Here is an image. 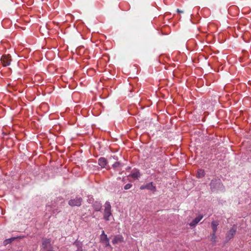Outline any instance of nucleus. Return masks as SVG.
I'll list each match as a JSON object with an SVG mask.
<instances>
[{"mask_svg":"<svg viewBox=\"0 0 251 251\" xmlns=\"http://www.w3.org/2000/svg\"><path fill=\"white\" fill-rule=\"evenodd\" d=\"M111 206L110 203L108 201H106L104 204V219L108 221L109 220V217L112 215L111 213Z\"/></svg>","mask_w":251,"mask_h":251,"instance_id":"1","label":"nucleus"},{"mask_svg":"<svg viewBox=\"0 0 251 251\" xmlns=\"http://www.w3.org/2000/svg\"><path fill=\"white\" fill-rule=\"evenodd\" d=\"M82 202V199L80 197H76L74 199L70 200L68 204L71 206H80L81 205Z\"/></svg>","mask_w":251,"mask_h":251,"instance_id":"2","label":"nucleus"},{"mask_svg":"<svg viewBox=\"0 0 251 251\" xmlns=\"http://www.w3.org/2000/svg\"><path fill=\"white\" fill-rule=\"evenodd\" d=\"M237 230V227L236 225H234L230 229V230L227 231L226 236V241H229L231 239H232L234 236L235 235Z\"/></svg>","mask_w":251,"mask_h":251,"instance_id":"3","label":"nucleus"},{"mask_svg":"<svg viewBox=\"0 0 251 251\" xmlns=\"http://www.w3.org/2000/svg\"><path fill=\"white\" fill-rule=\"evenodd\" d=\"M221 185H222V184L221 183L220 179H212L211 181V182L210 183V189L213 191H214L217 190V189H218L219 188H220V187Z\"/></svg>","mask_w":251,"mask_h":251,"instance_id":"4","label":"nucleus"},{"mask_svg":"<svg viewBox=\"0 0 251 251\" xmlns=\"http://www.w3.org/2000/svg\"><path fill=\"white\" fill-rule=\"evenodd\" d=\"M1 62L4 66H7L10 64L11 56L9 55H3L0 59Z\"/></svg>","mask_w":251,"mask_h":251,"instance_id":"5","label":"nucleus"},{"mask_svg":"<svg viewBox=\"0 0 251 251\" xmlns=\"http://www.w3.org/2000/svg\"><path fill=\"white\" fill-rule=\"evenodd\" d=\"M203 217V216L202 215H199L189 224L190 226L191 227H195Z\"/></svg>","mask_w":251,"mask_h":251,"instance_id":"6","label":"nucleus"},{"mask_svg":"<svg viewBox=\"0 0 251 251\" xmlns=\"http://www.w3.org/2000/svg\"><path fill=\"white\" fill-rule=\"evenodd\" d=\"M124 242V237L121 235H117L114 236L112 240V243L115 245Z\"/></svg>","mask_w":251,"mask_h":251,"instance_id":"7","label":"nucleus"},{"mask_svg":"<svg viewBox=\"0 0 251 251\" xmlns=\"http://www.w3.org/2000/svg\"><path fill=\"white\" fill-rule=\"evenodd\" d=\"M50 246V240L49 239H43L42 240V248L44 250L47 249Z\"/></svg>","mask_w":251,"mask_h":251,"instance_id":"8","label":"nucleus"},{"mask_svg":"<svg viewBox=\"0 0 251 251\" xmlns=\"http://www.w3.org/2000/svg\"><path fill=\"white\" fill-rule=\"evenodd\" d=\"M98 163L101 168H104L107 164V159L104 157H100L99 159Z\"/></svg>","mask_w":251,"mask_h":251,"instance_id":"9","label":"nucleus"},{"mask_svg":"<svg viewBox=\"0 0 251 251\" xmlns=\"http://www.w3.org/2000/svg\"><path fill=\"white\" fill-rule=\"evenodd\" d=\"M147 184V189L151 191L152 192L154 193L156 191V186L153 185V183L150 182Z\"/></svg>","mask_w":251,"mask_h":251,"instance_id":"10","label":"nucleus"},{"mask_svg":"<svg viewBox=\"0 0 251 251\" xmlns=\"http://www.w3.org/2000/svg\"><path fill=\"white\" fill-rule=\"evenodd\" d=\"M93 207L94 208L95 211H99L101 209V204L99 201H95L93 203Z\"/></svg>","mask_w":251,"mask_h":251,"instance_id":"11","label":"nucleus"},{"mask_svg":"<svg viewBox=\"0 0 251 251\" xmlns=\"http://www.w3.org/2000/svg\"><path fill=\"white\" fill-rule=\"evenodd\" d=\"M219 223L218 221H212L211 223V227L212 229V232L216 233L217 230V226Z\"/></svg>","mask_w":251,"mask_h":251,"instance_id":"12","label":"nucleus"},{"mask_svg":"<svg viewBox=\"0 0 251 251\" xmlns=\"http://www.w3.org/2000/svg\"><path fill=\"white\" fill-rule=\"evenodd\" d=\"M130 176L132 178L135 179L140 177L141 176V174L138 170H135L130 174Z\"/></svg>","mask_w":251,"mask_h":251,"instance_id":"13","label":"nucleus"},{"mask_svg":"<svg viewBox=\"0 0 251 251\" xmlns=\"http://www.w3.org/2000/svg\"><path fill=\"white\" fill-rule=\"evenodd\" d=\"M108 240H109V239L107 238V235L105 234L104 231L103 230L102 231V233L100 235V241L104 243Z\"/></svg>","mask_w":251,"mask_h":251,"instance_id":"14","label":"nucleus"},{"mask_svg":"<svg viewBox=\"0 0 251 251\" xmlns=\"http://www.w3.org/2000/svg\"><path fill=\"white\" fill-rule=\"evenodd\" d=\"M205 175V172L204 170L200 169L197 171V177L198 178H202Z\"/></svg>","mask_w":251,"mask_h":251,"instance_id":"15","label":"nucleus"},{"mask_svg":"<svg viewBox=\"0 0 251 251\" xmlns=\"http://www.w3.org/2000/svg\"><path fill=\"white\" fill-rule=\"evenodd\" d=\"M17 238L16 237H13V238H9V239H6L4 241V244L5 245H7L8 244H10L11 243L12 241H14Z\"/></svg>","mask_w":251,"mask_h":251,"instance_id":"16","label":"nucleus"},{"mask_svg":"<svg viewBox=\"0 0 251 251\" xmlns=\"http://www.w3.org/2000/svg\"><path fill=\"white\" fill-rule=\"evenodd\" d=\"M216 233H214V232H212V233L211 234V240L213 242H216Z\"/></svg>","mask_w":251,"mask_h":251,"instance_id":"17","label":"nucleus"},{"mask_svg":"<svg viewBox=\"0 0 251 251\" xmlns=\"http://www.w3.org/2000/svg\"><path fill=\"white\" fill-rule=\"evenodd\" d=\"M113 167L114 168H116L118 167H121L122 166V164L119 162H116L114 164L112 165Z\"/></svg>","mask_w":251,"mask_h":251,"instance_id":"18","label":"nucleus"},{"mask_svg":"<svg viewBox=\"0 0 251 251\" xmlns=\"http://www.w3.org/2000/svg\"><path fill=\"white\" fill-rule=\"evenodd\" d=\"M132 185L130 183H127L124 186L125 190H128L132 187Z\"/></svg>","mask_w":251,"mask_h":251,"instance_id":"19","label":"nucleus"},{"mask_svg":"<svg viewBox=\"0 0 251 251\" xmlns=\"http://www.w3.org/2000/svg\"><path fill=\"white\" fill-rule=\"evenodd\" d=\"M140 189L141 190L147 189V184L141 186Z\"/></svg>","mask_w":251,"mask_h":251,"instance_id":"20","label":"nucleus"},{"mask_svg":"<svg viewBox=\"0 0 251 251\" xmlns=\"http://www.w3.org/2000/svg\"><path fill=\"white\" fill-rule=\"evenodd\" d=\"M105 244V246H110V244H109V240H107L104 243Z\"/></svg>","mask_w":251,"mask_h":251,"instance_id":"21","label":"nucleus"},{"mask_svg":"<svg viewBox=\"0 0 251 251\" xmlns=\"http://www.w3.org/2000/svg\"><path fill=\"white\" fill-rule=\"evenodd\" d=\"M177 12L178 13H183V11H182V10H180V9H177Z\"/></svg>","mask_w":251,"mask_h":251,"instance_id":"22","label":"nucleus"},{"mask_svg":"<svg viewBox=\"0 0 251 251\" xmlns=\"http://www.w3.org/2000/svg\"><path fill=\"white\" fill-rule=\"evenodd\" d=\"M47 251H52V250H48Z\"/></svg>","mask_w":251,"mask_h":251,"instance_id":"23","label":"nucleus"}]
</instances>
